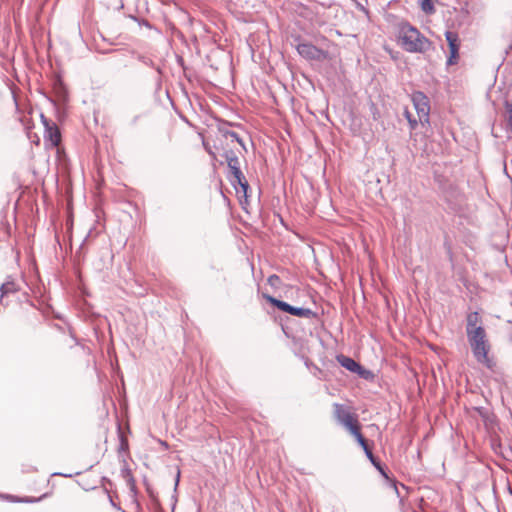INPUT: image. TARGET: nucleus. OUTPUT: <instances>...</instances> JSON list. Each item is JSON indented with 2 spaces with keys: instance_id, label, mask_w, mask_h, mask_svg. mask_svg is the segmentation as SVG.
Wrapping results in <instances>:
<instances>
[{
  "instance_id": "nucleus-9",
  "label": "nucleus",
  "mask_w": 512,
  "mask_h": 512,
  "mask_svg": "<svg viewBox=\"0 0 512 512\" xmlns=\"http://www.w3.org/2000/svg\"><path fill=\"white\" fill-rule=\"evenodd\" d=\"M298 53L306 59H317L320 54V50L310 43H300L297 46Z\"/></svg>"
},
{
  "instance_id": "nucleus-2",
  "label": "nucleus",
  "mask_w": 512,
  "mask_h": 512,
  "mask_svg": "<svg viewBox=\"0 0 512 512\" xmlns=\"http://www.w3.org/2000/svg\"><path fill=\"white\" fill-rule=\"evenodd\" d=\"M468 342L470 344L472 353L475 359L487 367L491 366V361L488 357L490 344L487 339L486 331L484 328H478L467 333Z\"/></svg>"
},
{
  "instance_id": "nucleus-16",
  "label": "nucleus",
  "mask_w": 512,
  "mask_h": 512,
  "mask_svg": "<svg viewBox=\"0 0 512 512\" xmlns=\"http://www.w3.org/2000/svg\"><path fill=\"white\" fill-rule=\"evenodd\" d=\"M122 477L126 480L128 486L132 491L135 489V480L128 468H123L121 471Z\"/></svg>"
},
{
  "instance_id": "nucleus-13",
  "label": "nucleus",
  "mask_w": 512,
  "mask_h": 512,
  "mask_svg": "<svg viewBox=\"0 0 512 512\" xmlns=\"http://www.w3.org/2000/svg\"><path fill=\"white\" fill-rule=\"evenodd\" d=\"M231 183L235 188H237L236 185H239L241 191L243 192L244 197L247 198V196H248L247 192L250 187H249V184H248L247 180L245 179L244 175H242V178L240 181L231 180ZM236 190H237V193H239V190L238 189H236Z\"/></svg>"
},
{
  "instance_id": "nucleus-11",
  "label": "nucleus",
  "mask_w": 512,
  "mask_h": 512,
  "mask_svg": "<svg viewBox=\"0 0 512 512\" xmlns=\"http://www.w3.org/2000/svg\"><path fill=\"white\" fill-rule=\"evenodd\" d=\"M19 290V284L16 283L12 277H8L7 280L0 286L1 297L16 293Z\"/></svg>"
},
{
  "instance_id": "nucleus-3",
  "label": "nucleus",
  "mask_w": 512,
  "mask_h": 512,
  "mask_svg": "<svg viewBox=\"0 0 512 512\" xmlns=\"http://www.w3.org/2000/svg\"><path fill=\"white\" fill-rule=\"evenodd\" d=\"M334 417L336 421L348 431L357 427V416L353 414L348 407L342 404H334Z\"/></svg>"
},
{
  "instance_id": "nucleus-5",
  "label": "nucleus",
  "mask_w": 512,
  "mask_h": 512,
  "mask_svg": "<svg viewBox=\"0 0 512 512\" xmlns=\"http://www.w3.org/2000/svg\"><path fill=\"white\" fill-rule=\"evenodd\" d=\"M265 298L279 310L289 313L300 318H311L314 312L309 308L294 307L284 301L278 300L272 296H265Z\"/></svg>"
},
{
  "instance_id": "nucleus-19",
  "label": "nucleus",
  "mask_w": 512,
  "mask_h": 512,
  "mask_svg": "<svg viewBox=\"0 0 512 512\" xmlns=\"http://www.w3.org/2000/svg\"><path fill=\"white\" fill-rule=\"evenodd\" d=\"M280 282H281L280 277L275 274L269 276V278H268V283L272 287H278Z\"/></svg>"
},
{
  "instance_id": "nucleus-4",
  "label": "nucleus",
  "mask_w": 512,
  "mask_h": 512,
  "mask_svg": "<svg viewBox=\"0 0 512 512\" xmlns=\"http://www.w3.org/2000/svg\"><path fill=\"white\" fill-rule=\"evenodd\" d=\"M412 102L418 115L419 122L424 125L429 123L430 105L427 96L420 91L412 94Z\"/></svg>"
},
{
  "instance_id": "nucleus-14",
  "label": "nucleus",
  "mask_w": 512,
  "mask_h": 512,
  "mask_svg": "<svg viewBox=\"0 0 512 512\" xmlns=\"http://www.w3.org/2000/svg\"><path fill=\"white\" fill-rule=\"evenodd\" d=\"M231 183L235 188H237L236 185H239L241 191L243 192L244 197L247 198V196H248L247 192L250 187H249V184H248L247 180L245 179L244 175H242V178L240 181L231 180ZM236 190H237V193H239V190L238 189H236Z\"/></svg>"
},
{
  "instance_id": "nucleus-7",
  "label": "nucleus",
  "mask_w": 512,
  "mask_h": 512,
  "mask_svg": "<svg viewBox=\"0 0 512 512\" xmlns=\"http://www.w3.org/2000/svg\"><path fill=\"white\" fill-rule=\"evenodd\" d=\"M224 156L231 174L230 181H240L243 173L240 169L239 158L235 155L233 151H226Z\"/></svg>"
},
{
  "instance_id": "nucleus-20",
  "label": "nucleus",
  "mask_w": 512,
  "mask_h": 512,
  "mask_svg": "<svg viewBox=\"0 0 512 512\" xmlns=\"http://www.w3.org/2000/svg\"><path fill=\"white\" fill-rule=\"evenodd\" d=\"M405 116L410 124L411 129H415L418 121L415 118H413L408 111L405 112Z\"/></svg>"
},
{
  "instance_id": "nucleus-1",
  "label": "nucleus",
  "mask_w": 512,
  "mask_h": 512,
  "mask_svg": "<svg viewBox=\"0 0 512 512\" xmlns=\"http://www.w3.org/2000/svg\"><path fill=\"white\" fill-rule=\"evenodd\" d=\"M398 38L401 47L410 53H425L432 45L428 38L409 23L400 25Z\"/></svg>"
},
{
  "instance_id": "nucleus-18",
  "label": "nucleus",
  "mask_w": 512,
  "mask_h": 512,
  "mask_svg": "<svg viewBox=\"0 0 512 512\" xmlns=\"http://www.w3.org/2000/svg\"><path fill=\"white\" fill-rule=\"evenodd\" d=\"M421 9L428 14L434 12V6L432 0H420Z\"/></svg>"
},
{
  "instance_id": "nucleus-12",
  "label": "nucleus",
  "mask_w": 512,
  "mask_h": 512,
  "mask_svg": "<svg viewBox=\"0 0 512 512\" xmlns=\"http://www.w3.org/2000/svg\"><path fill=\"white\" fill-rule=\"evenodd\" d=\"M478 328H483L481 325V318L478 312H471L467 316L466 333L473 331Z\"/></svg>"
},
{
  "instance_id": "nucleus-17",
  "label": "nucleus",
  "mask_w": 512,
  "mask_h": 512,
  "mask_svg": "<svg viewBox=\"0 0 512 512\" xmlns=\"http://www.w3.org/2000/svg\"><path fill=\"white\" fill-rule=\"evenodd\" d=\"M364 452H365V454H366L367 458L370 460V462H371V463H372V464H373V465H374V466H375V467H376V468H377V469H378V470H379L383 475H385V473H384V471H383V469H382V467H381V465H380L379 461L374 457V455H373V453H372L371 449H370V448H368V449L364 450Z\"/></svg>"
},
{
  "instance_id": "nucleus-23",
  "label": "nucleus",
  "mask_w": 512,
  "mask_h": 512,
  "mask_svg": "<svg viewBox=\"0 0 512 512\" xmlns=\"http://www.w3.org/2000/svg\"><path fill=\"white\" fill-rule=\"evenodd\" d=\"M179 477H180V471H178V473H177L176 483H175L176 486L178 485Z\"/></svg>"
},
{
  "instance_id": "nucleus-8",
  "label": "nucleus",
  "mask_w": 512,
  "mask_h": 512,
  "mask_svg": "<svg viewBox=\"0 0 512 512\" xmlns=\"http://www.w3.org/2000/svg\"><path fill=\"white\" fill-rule=\"evenodd\" d=\"M446 40L449 45L450 56L447 60L448 65H453L456 63L458 58L459 44H458V35L455 32L447 31L445 33Z\"/></svg>"
},
{
  "instance_id": "nucleus-15",
  "label": "nucleus",
  "mask_w": 512,
  "mask_h": 512,
  "mask_svg": "<svg viewBox=\"0 0 512 512\" xmlns=\"http://www.w3.org/2000/svg\"><path fill=\"white\" fill-rule=\"evenodd\" d=\"M349 432L355 437V439L357 440L359 445L363 448V450H366L369 448L365 438L360 433L359 425L357 427L353 428L352 430H350Z\"/></svg>"
},
{
  "instance_id": "nucleus-22",
  "label": "nucleus",
  "mask_w": 512,
  "mask_h": 512,
  "mask_svg": "<svg viewBox=\"0 0 512 512\" xmlns=\"http://www.w3.org/2000/svg\"><path fill=\"white\" fill-rule=\"evenodd\" d=\"M41 499H42V497H40V498H38V499H34V500H32V499H25L24 501H25V502H34V501H39V500H41Z\"/></svg>"
},
{
  "instance_id": "nucleus-21",
  "label": "nucleus",
  "mask_w": 512,
  "mask_h": 512,
  "mask_svg": "<svg viewBox=\"0 0 512 512\" xmlns=\"http://www.w3.org/2000/svg\"><path fill=\"white\" fill-rule=\"evenodd\" d=\"M228 135L232 138H235L239 143H241L240 139L238 138V135L235 132H229Z\"/></svg>"
},
{
  "instance_id": "nucleus-6",
  "label": "nucleus",
  "mask_w": 512,
  "mask_h": 512,
  "mask_svg": "<svg viewBox=\"0 0 512 512\" xmlns=\"http://www.w3.org/2000/svg\"><path fill=\"white\" fill-rule=\"evenodd\" d=\"M41 120L45 128V142H49L52 147L58 146L61 142V134L59 128L54 122L48 120L43 114H41Z\"/></svg>"
},
{
  "instance_id": "nucleus-10",
  "label": "nucleus",
  "mask_w": 512,
  "mask_h": 512,
  "mask_svg": "<svg viewBox=\"0 0 512 512\" xmlns=\"http://www.w3.org/2000/svg\"><path fill=\"white\" fill-rule=\"evenodd\" d=\"M337 360L340 363V365L346 368L347 370L357 374H362L361 365L357 363L354 359L344 355H340L337 357Z\"/></svg>"
}]
</instances>
